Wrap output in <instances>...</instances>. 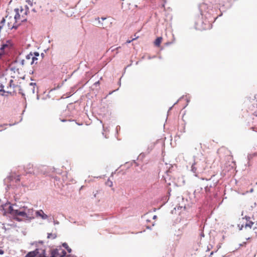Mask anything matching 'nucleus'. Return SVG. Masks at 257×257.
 I'll return each instance as SVG.
<instances>
[{"mask_svg":"<svg viewBox=\"0 0 257 257\" xmlns=\"http://www.w3.org/2000/svg\"><path fill=\"white\" fill-rule=\"evenodd\" d=\"M29 12V8L27 6H20L19 8L14 9L13 15L16 17L18 22H20L21 24L27 21Z\"/></svg>","mask_w":257,"mask_h":257,"instance_id":"obj_4","label":"nucleus"},{"mask_svg":"<svg viewBox=\"0 0 257 257\" xmlns=\"http://www.w3.org/2000/svg\"><path fill=\"white\" fill-rule=\"evenodd\" d=\"M38 249H37L33 251L29 252L27 254L26 257H38L37 254L38 253Z\"/></svg>","mask_w":257,"mask_h":257,"instance_id":"obj_13","label":"nucleus"},{"mask_svg":"<svg viewBox=\"0 0 257 257\" xmlns=\"http://www.w3.org/2000/svg\"><path fill=\"white\" fill-rule=\"evenodd\" d=\"M11 47V45L8 42L4 43L2 42L0 43V58L1 56L7 53Z\"/></svg>","mask_w":257,"mask_h":257,"instance_id":"obj_8","label":"nucleus"},{"mask_svg":"<svg viewBox=\"0 0 257 257\" xmlns=\"http://www.w3.org/2000/svg\"><path fill=\"white\" fill-rule=\"evenodd\" d=\"M253 156H257V153H254L252 155Z\"/></svg>","mask_w":257,"mask_h":257,"instance_id":"obj_20","label":"nucleus"},{"mask_svg":"<svg viewBox=\"0 0 257 257\" xmlns=\"http://www.w3.org/2000/svg\"><path fill=\"white\" fill-rule=\"evenodd\" d=\"M134 40H135V38L133 39L132 40H127L126 43H130L132 41H134Z\"/></svg>","mask_w":257,"mask_h":257,"instance_id":"obj_17","label":"nucleus"},{"mask_svg":"<svg viewBox=\"0 0 257 257\" xmlns=\"http://www.w3.org/2000/svg\"><path fill=\"white\" fill-rule=\"evenodd\" d=\"M27 3L32 7V11L38 13L43 8L46 11L53 12L56 9L55 6H50L47 0H27Z\"/></svg>","mask_w":257,"mask_h":257,"instance_id":"obj_1","label":"nucleus"},{"mask_svg":"<svg viewBox=\"0 0 257 257\" xmlns=\"http://www.w3.org/2000/svg\"><path fill=\"white\" fill-rule=\"evenodd\" d=\"M11 212L14 214H18L21 218L22 220L23 219L31 220L35 218L34 211L33 209H29L26 206H23L19 209H13L11 207Z\"/></svg>","mask_w":257,"mask_h":257,"instance_id":"obj_3","label":"nucleus"},{"mask_svg":"<svg viewBox=\"0 0 257 257\" xmlns=\"http://www.w3.org/2000/svg\"><path fill=\"white\" fill-rule=\"evenodd\" d=\"M68 251H69V252H70V251H71V249H70L69 250V249H68Z\"/></svg>","mask_w":257,"mask_h":257,"instance_id":"obj_23","label":"nucleus"},{"mask_svg":"<svg viewBox=\"0 0 257 257\" xmlns=\"http://www.w3.org/2000/svg\"><path fill=\"white\" fill-rule=\"evenodd\" d=\"M11 207H12L13 208V209H14V210L15 209H19V208L20 207H18V206L16 205H10L8 209V211L10 214H11L12 215H13L15 217V219H16L17 220H18L19 221H22V219H20V218H19L20 216L18 214H14L12 213L11 210L10 209Z\"/></svg>","mask_w":257,"mask_h":257,"instance_id":"obj_11","label":"nucleus"},{"mask_svg":"<svg viewBox=\"0 0 257 257\" xmlns=\"http://www.w3.org/2000/svg\"><path fill=\"white\" fill-rule=\"evenodd\" d=\"M120 47H118L116 48L115 49H112L111 51H114V50H116V53H117L118 50H119V49H120Z\"/></svg>","mask_w":257,"mask_h":257,"instance_id":"obj_16","label":"nucleus"},{"mask_svg":"<svg viewBox=\"0 0 257 257\" xmlns=\"http://www.w3.org/2000/svg\"><path fill=\"white\" fill-rule=\"evenodd\" d=\"M35 214L37 217H40L42 219H46L48 218V215L45 214L42 210L36 211Z\"/></svg>","mask_w":257,"mask_h":257,"instance_id":"obj_12","label":"nucleus"},{"mask_svg":"<svg viewBox=\"0 0 257 257\" xmlns=\"http://www.w3.org/2000/svg\"><path fill=\"white\" fill-rule=\"evenodd\" d=\"M97 20L99 22L98 27H101L102 28H106L109 27L111 24V23L106 18H101V21L99 18L97 19Z\"/></svg>","mask_w":257,"mask_h":257,"instance_id":"obj_9","label":"nucleus"},{"mask_svg":"<svg viewBox=\"0 0 257 257\" xmlns=\"http://www.w3.org/2000/svg\"><path fill=\"white\" fill-rule=\"evenodd\" d=\"M4 250L0 249V254H4Z\"/></svg>","mask_w":257,"mask_h":257,"instance_id":"obj_19","label":"nucleus"},{"mask_svg":"<svg viewBox=\"0 0 257 257\" xmlns=\"http://www.w3.org/2000/svg\"><path fill=\"white\" fill-rule=\"evenodd\" d=\"M242 223L240 228V230L244 229V231L248 233L250 237L257 234V223L252 221L249 216H245L242 218Z\"/></svg>","mask_w":257,"mask_h":257,"instance_id":"obj_2","label":"nucleus"},{"mask_svg":"<svg viewBox=\"0 0 257 257\" xmlns=\"http://www.w3.org/2000/svg\"><path fill=\"white\" fill-rule=\"evenodd\" d=\"M107 184H108V185L109 186H111L112 185V182H111V181H110V182H107Z\"/></svg>","mask_w":257,"mask_h":257,"instance_id":"obj_18","label":"nucleus"},{"mask_svg":"<svg viewBox=\"0 0 257 257\" xmlns=\"http://www.w3.org/2000/svg\"><path fill=\"white\" fill-rule=\"evenodd\" d=\"M56 236L55 234L52 233H48V238H55Z\"/></svg>","mask_w":257,"mask_h":257,"instance_id":"obj_15","label":"nucleus"},{"mask_svg":"<svg viewBox=\"0 0 257 257\" xmlns=\"http://www.w3.org/2000/svg\"><path fill=\"white\" fill-rule=\"evenodd\" d=\"M66 253V251L62 248L55 249L52 251L51 257H63Z\"/></svg>","mask_w":257,"mask_h":257,"instance_id":"obj_10","label":"nucleus"},{"mask_svg":"<svg viewBox=\"0 0 257 257\" xmlns=\"http://www.w3.org/2000/svg\"><path fill=\"white\" fill-rule=\"evenodd\" d=\"M6 23L9 29L12 30L17 29L18 27L21 24L20 22H18V20L16 19V17L13 15V13L11 15L7 16L5 18H3L1 21V24Z\"/></svg>","mask_w":257,"mask_h":257,"instance_id":"obj_6","label":"nucleus"},{"mask_svg":"<svg viewBox=\"0 0 257 257\" xmlns=\"http://www.w3.org/2000/svg\"><path fill=\"white\" fill-rule=\"evenodd\" d=\"M17 180H18V181L20 180V177L19 176L18 177V178L17 179Z\"/></svg>","mask_w":257,"mask_h":257,"instance_id":"obj_21","label":"nucleus"},{"mask_svg":"<svg viewBox=\"0 0 257 257\" xmlns=\"http://www.w3.org/2000/svg\"><path fill=\"white\" fill-rule=\"evenodd\" d=\"M249 238H250V237H249V236H248V237H246V239H249Z\"/></svg>","mask_w":257,"mask_h":257,"instance_id":"obj_22","label":"nucleus"},{"mask_svg":"<svg viewBox=\"0 0 257 257\" xmlns=\"http://www.w3.org/2000/svg\"><path fill=\"white\" fill-rule=\"evenodd\" d=\"M12 77H2L1 84L0 85V91L12 93V89H14L16 85L14 83V80L12 79Z\"/></svg>","mask_w":257,"mask_h":257,"instance_id":"obj_5","label":"nucleus"},{"mask_svg":"<svg viewBox=\"0 0 257 257\" xmlns=\"http://www.w3.org/2000/svg\"><path fill=\"white\" fill-rule=\"evenodd\" d=\"M162 37H158L157 38L155 41L154 42V44L155 46L157 47H159L160 46V44L162 42Z\"/></svg>","mask_w":257,"mask_h":257,"instance_id":"obj_14","label":"nucleus"},{"mask_svg":"<svg viewBox=\"0 0 257 257\" xmlns=\"http://www.w3.org/2000/svg\"><path fill=\"white\" fill-rule=\"evenodd\" d=\"M39 56V54L38 52H35L34 53H30L26 56L25 59L22 61V64L23 65L36 64L38 63V57Z\"/></svg>","mask_w":257,"mask_h":257,"instance_id":"obj_7","label":"nucleus"}]
</instances>
